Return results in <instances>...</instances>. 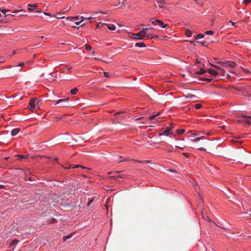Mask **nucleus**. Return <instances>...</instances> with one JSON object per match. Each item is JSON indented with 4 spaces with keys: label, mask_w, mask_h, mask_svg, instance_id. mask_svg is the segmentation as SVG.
<instances>
[{
    "label": "nucleus",
    "mask_w": 251,
    "mask_h": 251,
    "mask_svg": "<svg viewBox=\"0 0 251 251\" xmlns=\"http://www.w3.org/2000/svg\"><path fill=\"white\" fill-rule=\"evenodd\" d=\"M149 29V28H144L135 34H132V38L136 40H141L143 39L145 36L149 37L150 35L147 32V31Z\"/></svg>",
    "instance_id": "1"
},
{
    "label": "nucleus",
    "mask_w": 251,
    "mask_h": 251,
    "mask_svg": "<svg viewBox=\"0 0 251 251\" xmlns=\"http://www.w3.org/2000/svg\"><path fill=\"white\" fill-rule=\"evenodd\" d=\"M123 172V171L122 172H108V175H110V174H113V175L112 176H110L109 177H108V178H109L110 179H117V178H125L126 177V175H125V174H120L121 173Z\"/></svg>",
    "instance_id": "2"
},
{
    "label": "nucleus",
    "mask_w": 251,
    "mask_h": 251,
    "mask_svg": "<svg viewBox=\"0 0 251 251\" xmlns=\"http://www.w3.org/2000/svg\"><path fill=\"white\" fill-rule=\"evenodd\" d=\"M0 11L3 14L5 15L4 18H3L2 20H0V21L5 23L7 21L8 19H7V17L10 15V14H7V12L8 11H9V10H6L4 9H2L1 8H0Z\"/></svg>",
    "instance_id": "3"
},
{
    "label": "nucleus",
    "mask_w": 251,
    "mask_h": 251,
    "mask_svg": "<svg viewBox=\"0 0 251 251\" xmlns=\"http://www.w3.org/2000/svg\"><path fill=\"white\" fill-rule=\"evenodd\" d=\"M68 100H69V98L58 100L56 101V104H60V106H61V107L67 106V105L65 103L67 102L68 101Z\"/></svg>",
    "instance_id": "4"
},
{
    "label": "nucleus",
    "mask_w": 251,
    "mask_h": 251,
    "mask_svg": "<svg viewBox=\"0 0 251 251\" xmlns=\"http://www.w3.org/2000/svg\"><path fill=\"white\" fill-rule=\"evenodd\" d=\"M25 179L32 181L33 178L31 176V173L28 170L25 172Z\"/></svg>",
    "instance_id": "5"
},
{
    "label": "nucleus",
    "mask_w": 251,
    "mask_h": 251,
    "mask_svg": "<svg viewBox=\"0 0 251 251\" xmlns=\"http://www.w3.org/2000/svg\"><path fill=\"white\" fill-rule=\"evenodd\" d=\"M36 101V99L34 98L31 100L29 102V105L30 107V109L32 110L35 108V102Z\"/></svg>",
    "instance_id": "6"
},
{
    "label": "nucleus",
    "mask_w": 251,
    "mask_h": 251,
    "mask_svg": "<svg viewBox=\"0 0 251 251\" xmlns=\"http://www.w3.org/2000/svg\"><path fill=\"white\" fill-rule=\"evenodd\" d=\"M171 130H172V127H168L163 132L160 133L159 134V136H161V135H163L168 136L170 134V132Z\"/></svg>",
    "instance_id": "7"
},
{
    "label": "nucleus",
    "mask_w": 251,
    "mask_h": 251,
    "mask_svg": "<svg viewBox=\"0 0 251 251\" xmlns=\"http://www.w3.org/2000/svg\"><path fill=\"white\" fill-rule=\"evenodd\" d=\"M225 65L226 66H228L230 67H235L237 65L236 63L232 61H228L225 63Z\"/></svg>",
    "instance_id": "8"
},
{
    "label": "nucleus",
    "mask_w": 251,
    "mask_h": 251,
    "mask_svg": "<svg viewBox=\"0 0 251 251\" xmlns=\"http://www.w3.org/2000/svg\"><path fill=\"white\" fill-rule=\"evenodd\" d=\"M20 131V128H16L12 130L11 132V134L12 136L16 135Z\"/></svg>",
    "instance_id": "9"
},
{
    "label": "nucleus",
    "mask_w": 251,
    "mask_h": 251,
    "mask_svg": "<svg viewBox=\"0 0 251 251\" xmlns=\"http://www.w3.org/2000/svg\"><path fill=\"white\" fill-rule=\"evenodd\" d=\"M207 72L208 73H209L210 74L214 75V76H216L217 75H218V74H219L218 72L213 70V69H207Z\"/></svg>",
    "instance_id": "10"
},
{
    "label": "nucleus",
    "mask_w": 251,
    "mask_h": 251,
    "mask_svg": "<svg viewBox=\"0 0 251 251\" xmlns=\"http://www.w3.org/2000/svg\"><path fill=\"white\" fill-rule=\"evenodd\" d=\"M156 22H157V24L161 26L163 28H165L167 26V25L165 24L164 22L159 20H156Z\"/></svg>",
    "instance_id": "11"
},
{
    "label": "nucleus",
    "mask_w": 251,
    "mask_h": 251,
    "mask_svg": "<svg viewBox=\"0 0 251 251\" xmlns=\"http://www.w3.org/2000/svg\"><path fill=\"white\" fill-rule=\"evenodd\" d=\"M107 25V28L110 30H114L116 29L115 26L113 24H105Z\"/></svg>",
    "instance_id": "12"
},
{
    "label": "nucleus",
    "mask_w": 251,
    "mask_h": 251,
    "mask_svg": "<svg viewBox=\"0 0 251 251\" xmlns=\"http://www.w3.org/2000/svg\"><path fill=\"white\" fill-rule=\"evenodd\" d=\"M81 168L82 169H87L88 170H91V168H86L83 166H82V165H76L75 166H73L72 168Z\"/></svg>",
    "instance_id": "13"
},
{
    "label": "nucleus",
    "mask_w": 251,
    "mask_h": 251,
    "mask_svg": "<svg viewBox=\"0 0 251 251\" xmlns=\"http://www.w3.org/2000/svg\"><path fill=\"white\" fill-rule=\"evenodd\" d=\"M135 46L138 47H145L146 45L143 42H138L135 44Z\"/></svg>",
    "instance_id": "14"
},
{
    "label": "nucleus",
    "mask_w": 251,
    "mask_h": 251,
    "mask_svg": "<svg viewBox=\"0 0 251 251\" xmlns=\"http://www.w3.org/2000/svg\"><path fill=\"white\" fill-rule=\"evenodd\" d=\"M157 2L159 3V6L160 7H163V4L165 3V0H157Z\"/></svg>",
    "instance_id": "15"
},
{
    "label": "nucleus",
    "mask_w": 251,
    "mask_h": 251,
    "mask_svg": "<svg viewBox=\"0 0 251 251\" xmlns=\"http://www.w3.org/2000/svg\"><path fill=\"white\" fill-rule=\"evenodd\" d=\"M18 158L19 159H26V158H27L28 157V155H16Z\"/></svg>",
    "instance_id": "16"
},
{
    "label": "nucleus",
    "mask_w": 251,
    "mask_h": 251,
    "mask_svg": "<svg viewBox=\"0 0 251 251\" xmlns=\"http://www.w3.org/2000/svg\"><path fill=\"white\" fill-rule=\"evenodd\" d=\"M185 35L187 37H191L192 36V33L191 30H190L189 29H186L185 30Z\"/></svg>",
    "instance_id": "17"
},
{
    "label": "nucleus",
    "mask_w": 251,
    "mask_h": 251,
    "mask_svg": "<svg viewBox=\"0 0 251 251\" xmlns=\"http://www.w3.org/2000/svg\"><path fill=\"white\" fill-rule=\"evenodd\" d=\"M238 122H244V123H246L248 124H251V119H247V120H239L238 121Z\"/></svg>",
    "instance_id": "18"
},
{
    "label": "nucleus",
    "mask_w": 251,
    "mask_h": 251,
    "mask_svg": "<svg viewBox=\"0 0 251 251\" xmlns=\"http://www.w3.org/2000/svg\"><path fill=\"white\" fill-rule=\"evenodd\" d=\"M183 97H184L186 98H193L196 97L195 95L191 94H188L186 95H183Z\"/></svg>",
    "instance_id": "19"
},
{
    "label": "nucleus",
    "mask_w": 251,
    "mask_h": 251,
    "mask_svg": "<svg viewBox=\"0 0 251 251\" xmlns=\"http://www.w3.org/2000/svg\"><path fill=\"white\" fill-rule=\"evenodd\" d=\"M204 35L202 34H199L195 37V39L196 40L199 39H201V38H203L204 37Z\"/></svg>",
    "instance_id": "20"
},
{
    "label": "nucleus",
    "mask_w": 251,
    "mask_h": 251,
    "mask_svg": "<svg viewBox=\"0 0 251 251\" xmlns=\"http://www.w3.org/2000/svg\"><path fill=\"white\" fill-rule=\"evenodd\" d=\"M22 10H15V11L12 12V14H10V15L9 16H15L17 13L21 12Z\"/></svg>",
    "instance_id": "21"
},
{
    "label": "nucleus",
    "mask_w": 251,
    "mask_h": 251,
    "mask_svg": "<svg viewBox=\"0 0 251 251\" xmlns=\"http://www.w3.org/2000/svg\"><path fill=\"white\" fill-rule=\"evenodd\" d=\"M78 91V89L76 88H74L71 91V93L72 95H75Z\"/></svg>",
    "instance_id": "22"
},
{
    "label": "nucleus",
    "mask_w": 251,
    "mask_h": 251,
    "mask_svg": "<svg viewBox=\"0 0 251 251\" xmlns=\"http://www.w3.org/2000/svg\"><path fill=\"white\" fill-rule=\"evenodd\" d=\"M18 242V240H13L10 244L9 247L11 248L13 246H15Z\"/></svg>",
    "instance_id": "23"
},
{
    "label": "nucleus",
    "mask_w": 251,
    "mask_h": 251,
    "mask_svg": "<svg viewBox=\"0 0 251 251\" xmlns=\"http://www.w3.org/2000/svg\"><path fill=\"white\" fill-rule=\"evenodd\" d=\"M206 72V71L203 69H201L198 73L197 74L199 75H202L204 74Z\"/></svg>",
    "instance_id": "24"
},
{
    "label": "nucleus",
    "mask_w": 251,
    "mask_h": 251,
    "mask_svg": "<svg viewBox=\"0 0 251 251\" xmlns=\"http://www.w3.org/2000/svg\"><path fill=\"white\" fill-rule=\"evenodd\" d=\"M132 160L134 161V162H139V163H150L151 162V161H150V160H145L144 161H141L136 160Z\"/></svg>",
    "instance_id": "25"
},
{
    "label": "nucleus",
    "mask_w": 251,
    "mask_h": 251,
    "mask_svg": "<svg viewBox=\"0 0 251 251\" xmlns=\"http://www.w3.org/2000/svg\"><path fill=\"white\" fill-rule=\"evenodd\" d=\"M159 114H160V112H158L157 114L150 116L149 118L150 120H152L154 119L156 117L159 115Z\"/></svg>",
    "instance_id": "26"
},
{
    "label": "nucleus",
    "mask_w": 251,
    "mask_h": 251,
    "mask_svg": "<svg viewBox=\"0 0 251 251\" xmlns=\"http://www.w3.org/2000/svg\"><path fill=\"white\" fill-rule=\"evenodd\" d=\"M73 235V234H71L69 235H67V236H64L63 237V239H64V241H66V240L67 239H70V238L72 237V235Z\"/></svg>",
    "instance_id": "27"
},
{
    "label": "nucleus",
    "mask_w": 251,
    "mask_h": 251,
    "mask_svg": "<svg viewBox=\"0 0 251 251\" xmlns=\"http://www.w3.org/2000/svg\"><path fill=\"white\" fill-rule=\"evenodd\" d=\"M55 17H56V18H58V19H61V18H64V17H62L61 16V14L59 13H56L55 16H54Z\"/></svg>",
    "instance_id": "28"
},
{
    "label": "nucleus",
    "mask_w": 251,
    "mask_h": 251,
    "mask_svg": "<svg viewBox=\"0 0 251 251\" xmlns=\"http://www.w3.org/2000/svg\"><path fill=\"white\" fill-rule=\"evenodd\" d=\"M85 47L87 50H91L92 49V47H91V46L88 44H86L85 45Z\"/></svg>",
    "instance_id": "29"
},
{
    "label": "nucleus",
    "mask_w": 251,
    "mask_h": 251,
    "mask_svg": "<svg viewBox=\"0 0 251 251\" xmlns=\"http://www.w3.org/2000/svg\"><path fill=\"white\" fill-rule=\"evenodd\" d=\"M211 64V65L212 67H214V68H216V69H217V70H218L219 71V70H222V68H221L220 67L218 66H217V65H215L212 64Z\"/></svg>",
    "instance_id": "30"
},
{
    "label": "nucleus",
    "mask_w": 251,
    "mask_h": 251,
    "mask_svg": "<svg viewBox=\"0 0 251 251\" xmlns=\"http://www.w3.org/2000/svg\"><path fill=\"white\" fill-rule=\"evenodd\" d=\"M185 130L184 129H177V133L181 134H183Z\"/></svg>",
    "instance_id": "31"
},
{
    "label": "nucleus",
    "mask_w": 251,
    "mask_h": 251,
    "mask_svg": "<svg viewBox=\"0 0 251 251\" xmlns=\"http://www.w3.org/2000/svg\"><path fill=\"white\" fill-rule=\"evenodd\" d=\"M201 106L202 105L201 103H197L195 106V108L198 109H200Z\"/></svg>",
    "instance_id": "32"
},
{
    "label": "nucleus",
    "mask_w": 251,
    "mask_h": 251,
    "mask_svg": "<svg viewBox=\"0 0 251 251\" xmlns=\"http://www.w3.org/2000/svg\"><path fill=\"white\" fill-rule=\"evenodd\" d=\"M128 160H129V159L128 158H124L123 160H118V163H121V162H122L127 161Z\"/></svg>",
    "instance_id": "33"
},
{
    "label": "nucleus",
    "mask_w": 251,
    "mask_h": 251,
    "mask_svg": "<svg viewBox=\"0 0 251 251\" xmlns=\"http://www.w3.org/2000/svg\"><path fill=\"white\" fill-rule=\"evenodd\" d=\"M62 167L64 168V169H70L71 168H72L73 166L72 165H68L67 166H62Z\"/></svg>",
    "instance_id": "34"
},
{
    "label": "nucleus",
    "mask_w": 251,
    "mask_h": 251,
    "mask_svg": "<svg viewBox=\"0 0 251 251\" xmlns=\"http://www.w3.org/2000/svg\"><path fill=\"white\" fill-rule=\"evenodd\" d=\"M205 33L208 35H213L214 34V32L212 30H208L206 31Z\"/></svg>",
    "instance_id": "35"
},
{
    "label": "nucleus",
    "mask_w": 251,
    "mask_h": 251,
    "mask_svg": "<svg viewBox=\"0 0 251 251\" xmlns=\"http://www.w3.org/2000/svg\"><path fill=\"white\" fill-rule=\"evenodd\" d=\"M241 116L246 119H251V116H247V115H242Z\"/></svg>",
    "instance_id": "36"
},
{
    "label": "nucleus",
    "mask_w": 251,
    "mask_h": 251,
    "mask_svg": "<svg viewBox=\"0 0 251 251\" xmlns=\"http://www.w3.org/2000/svg\"><path fill=\"white\" fill-rule=\"evenodd\" d=\"M37 4L36 3V4H28V6L29 7H37Z\"/></svg>",
    "instance_id": "37"
},
{
    "label": "nucleus",
    "mask_w": 251,
    "mask_h": 251,
    "mask_svg": "<svg viewBox=\"0 0 251 251\" xmlns=\"http://www.w3.org/2000/svg\"><path fill=\"white\" fill-rule=\"evenodd\" d=\"M105 24H103V23H100L98 24L97 25V27L98 28H100L101 26H103V25H104Z\"/></svg>",
    "instance_id": "38"
},
{
    "label": "nucleus",
    "mask_w": 251,
    "mask_h": 251,
    "mask_svg": "<svg viewBox=\"0 0 251 251\" xmlns=\"http://www.w3.org/2000/svg\"><path fill=\"white\" fill-rule=\"evenodd\" d=\"M81 19H82V20L80 21H79V22H75V23L76 25H79L80 23H81L82 22L83 19H84V18L83 17H81Z\"/></svg>",
    "instance_id": "39"
},
{
    "label": "nucleus",
    "mask_w": 251,
    "mask_h": 251,
    "mask_svg": "<svg viewBox=\"0 0 251 251\" xmlns=\"http://www.w3.org/2000/svg\"><path fill=\"white\" fill-rule=\"evenodd\" d=\"M251 2V0H244V2L246 4H248V3H250Z\"/></svg>",
    "instance_id": "40"
},
{
    "label": "nucleus",
    "mask_w": 251,
    "mask_h": 251,
    "mask_svg": "<svg viewBox=\"0 0 251 251\" xmlns=\"http://www.w3.org/2000/svg\"><path fill=\"white\" fill-rule=\"evenodd\" d=\"M202 137H197L194 139L195 142H197L200 141Z\"/></svg>",
    "instance_id": "41"
},
{
    "label": "nucleus",
    "mask_w": 251,
    "mask_h": 251,
    "mask_svg": "<svg viewBox=\"0 0 251 251\" xmlns=\"http://www.w3.org/2000/svg\"><path fill=\"white\" fill-rule=\"evenodd\" d=\"M103 74L104 75V76L106 77H109V73L108 72H103Z\"/></svg>",
    "instance_id": "42"
},
{
    "label": "nucleus",
    "mask_w": 251,
    "mask_h": 251,
    "mask_svg": "<svg viewBox=\"0 0 251 251\" xmlns=\"http://www.w3.org/2000/svg\"><path fill=\"white\" fill-rule=\"evenodd\" d=\"M93 201V200H92L89 201L88 202V203H87V206H90V205H91V204L92 203Z\"/></svg>",
    "instance_id": "43"
},
{
    "label": "nucleus",
    "mask_w": 251,
    "mask_h": 251,
    "mask_svg": "<svg viewBox=\"0 0 251 251\" xmlns=\"http://www.w3.org/2000/svg\"><path fill=\"white\" fill-rule=\"evenodd\" d=\"M56 221V219H52L50 222H49L50 224H52L55 223Z\"/></svg>",
    "instance_id": "44"
},
{
    "label": "nucleus",
    "mask_w": 251,
    "mask_h": 251,
    "mask_svg": "<svg viewBox=\"0 0 251 251\" xmlns=\"http://www.w3.org/2000/svg\"><path fill=\"white\" fill-rule=\"evenodd\" d=\"M183 155H184L185 157H189V153L186 152H183Z\"/></svg>",
    "instance_id": "45"
},
{
    "label": "nucleus",
    "mask_w": 251,
    "mask_h": 251,
    "mask_svg": "<svg viewBox=\"0 0 251 251\" xmlns=\"http://www.w3.org/2000/svg\"><path fill=\"white\" fill-rule=\"evenodd\" d=\"M72 68L71 67H69V66H67L66 67V69H67V73H68L70 71V70Z\"/></svg>",
    "instance_id": "46"
},
{
    "label": "nucleus",
    "mask_w": 251,
    "mask_h": 251,
    "mask_svg": "<svg viewBox=\"0 0 251 251\" xmlns=\"http://www.w3.org/2000/svg\"><path fill=\"white\" fill-rule=\"evenodd\" d=\"M203 80L206 81H208V82H210L211 81V79L210 78H204Z\"/></svg>",
    "instance_id": "47"
},
{
    "label": "nucleus",
    "mask_w": 251,
    "mask_h": 251,
    "mask_svg": "<svg viewBox=\"0 0 251 251\" xmlns=\"http://www.w3.org/2000/svg\"><path fill=\"white\" fill-rule=\"evenodd\" d=\"M219 73L222 74L223 75H224V74L225 73V71H224V69H222V70H219Z\"/></svg>",
    "instance_id": "48"
},
{
    "label": "nucleus",
    "mask_w": 251,
    "mask_h": 251,
    "mask_svg": "<svg viewBox=\"0 0 251 251\" xmlns=\"http://www.w3.org/2000/svg\"><path fill=\"white\" fill-rule=\"evenodd\" d=\"M198 150H201V151H205L206 149L203 148H198Z\"/></svg>",
    "instance_id": "49"
},
{
    "label": "nucleus",
    "mask_w": 251,
    "mask_h": 251,
    "mask_svg": "<svg viewBox=\"0 0 251 251\" xmlns=\"http://www.w3.org/2000/svg\"><path fill=\"white\" fill-rule=\"evenodd\" d=\"M143 119H144V118L142 117H140L137 119H136L135 120L138 121V120H143Z\"/></svg>",
    "instance_id": "50"
},
{
    "label": "nucleus",
    "mask_w": 251,
    "mask_h": 251,
    "mask_svg": "<svg viewBox=\"0 0 251 251\" xmlns=\"http://www.w3.org/2000/svg\"><path fill=\"white\" fill-rule=\"evenodd\" d=\"M157 22H156V20H154V21H153L151 22V24H153V25L154 24H157Z\"/></svg>",
    "instance_id": "51"
},
{
    "label": "nucleus",
    "mask_w": 251,
    "mask_h": 251,
    "mask_svg": "<svg viewBox=\"0 0 251 251\" xmlns=\"http://www.w3.org/2000/svg\"><path fill=\"white\" fill-rule=\"evenodd\" d=\"M44 14L46 15H48V16H50V14L49 13H47V12H44Z\"/></svg>",
    "instance_id": "52"
},
{
    "label": "nucleus",
    "mask_w": 251,
    "mask_h": 251,
    "mask_svg": "<svg viewBox=\"0 0 251 251\" xmlns=\"http://www.w3.org/2000/svg\"><path fill=\"white\" fill-rule=\"evenodd\" d=\"M73 18L75 19V20H78L79 19V16H75L73 17Z\"/></svg>",
    "instance_id": "53"
},
{
    "label": "nucleus",
    "mask_w": 251,
    "mask_h": 251,
    "mask_svg": "<svg viewBox=\"0 0 251 251\" xmlns=\"http://www.w3.org/2000/svg\"><path fill=\"white\" fill-rule=\"evenodd\" d=\"M200 43L202 45V46H204L205 45V42H201Z\"/></svg>",
    "instance_id": "54"
},
{
    "label": "nucleus",
    "mask_w": 251,
    "mask_h": 251,
    "mask_svg": "<svg viewBox=\"0 0 251 251\" xmlns=\"http://www.w3.org/2000/svg\"><path fill=\"white\" fill-rule=\"evenodd\" d=\"M229 22L231 23L232 25L234 26V25H235V23H234V22H232V21H229Z\"/></svg>",
    "instance_id": "55"
},
{
    "label": "nucleus",
    "mask_w": 251,
    "mask_h": 251,
    "mask_svg": "<svg viewBox=\"0 0 251 251\" xmlns=\"http://www.w3.org/2000/svg\"><path fill=\"white\" fill-rule=\"evenodd\" d=\"M24 65V64L23 63H21L19 64V65L18 66H23Z\"/></svg>",
    "instance_id": "56"
},
{
    "label": "nucleus",
    "mask_w": 251,
    "mask_h": 251,
    "mask_svg": "<svg viewBox=\"0 0 251 251\" xmlns=\"http://www.w3.org/2000/svg\"><path fill=\"white\" fill-rule=\"evenodd\" d=\"M27 9H28V10H29V11H32V10H33L32 9H31V8H30V7H28V8H27Z\"/></svg>",
    "instance_id": "57"
},
{
    "label": "nucleus",
    "mask_w": 251,
    "mask_h": 251,
    "mask_svg": "<svg viewBox=\"0 0 251 251\" xmlns=\"http://www.w3.org/2000/svg\"><path fill=\"white\" fill-rule=\"evenodd\" d=\"M119 160H122L121 159H122V158H123V156H121V155H120V156H119Z\"/></svg>",
    "instance_id": "58"
},
{
    "label": "nucleus",
    "mask_w": 251,
    "mask_h": 251,
    "mask_svg": "<svg viewBox=\"0 0 251 251\" xmlns=\"http://www.w3.org/2000/svg\"><path fill=\"white\" fill-rule=\"evenodd\" d=\"M176 148H179V149H182H182H183V148H182V147H178V146H176Z\"/></svg>",
    "instance_id": "59"
},
{
    "label": "nucleus",
    "mask_w": 251,
    "mask_h": 251,
    "mask_svg": "<svg viewBox=\"0 0 251 251\" xmlns=\"http://www.w3.org/2000/svg\"><path fill=\"white\" fill-rule=\"evenodd\" d=\"M58 158H55L54 159V160H55V161H58Z\"/></svg>",
    "instance_id": "60"
},
{
    "label": "nucleus",
    "mask_w": 251,
    "mask_h": 251,
    "mask_svg": "<svg viewBox=\"0 0 251 251\" xmlns=\"http://www.w3.org/2000/svg\"><path fill=\"white\" fill-rule=\"evenodd\" d=\"M57 120H60L61 119V118H56Z\"/></svg>",
    "instance_id": "61"
},
{
    "label": "nucleus",
    "mask_w": 251,
    "mask_h": 251,
    "mask_svg": "<svg viewBox=\"0 0 251 251\" xmlns=\"http://www.w3.org/2000/svg\"><path fill=\"white\" fill-rule=\"evenodd\" d=\"M8 158H9V157H5V158H4V159H5V160H7Z\"/></svg>",
    "instance_id": "62"
},
{
    "label": "nucleus",
    "mask_w": 251,
    "mask_h": 251,
    "mask_svg": "<svg viewBox=\"0 0 251 251\" xmlns=\"http://www.w3.org/2000/svg\"><path fill=\"white\" fill-rule=\"evenodd\" d=\"M221 127H222V128H225L226 127V126H222Z\"/></svg>",
    "instance_id": "63"
},
{
    "label": "nucleus",
    "mask_w": 251,
    "mask_h": 251,
    "mask_svg": "<svg viewBox=\"0 0 251 251\" xmlns=\"http://www.w3.org/2000/svg\"><path fill=\"white\" fill-rule=\"evenodd\" d=\"M124 5V2H123L122 3V4H121V6H123Z\"/></svg>",
    "instance_id": "64"
}]
</instances>
